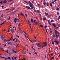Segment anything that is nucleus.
<instances>
[{
  "label": "nucleus",
  "mask_w": 60,
  "mask_h": 60,
  "mask_svg": "<svg viewBox=\"0 0 60 60\" xmlns=\"http://www.w3.org/2000/svg\"><path fill=\"white\" fill-rule=\"evenodd\" d=\"M52 25L54 26V27H56V24L54 23Z\"/></svg>",
  "instance_id": "10"
},
{
  "label": "nucleus",
  "mask_w": 60,
  "mask_h": 60,
  "mask_svg": "<svg viewBox=\"0 0 60 60\" xmlns=\"http://www.w3.org/2000/svg\"><path fill=\"white\" fill-rule=\"evenodd\" d=\"M24 35H25V37H27V36H26V35L25 34H24Z\"/></svg>",
  "instance_id": "54"
},
{
  "label": "nucleus",
  "mask_w": 60,
  "mask_h": 60,
  "mask_svg": "<svg viewBox=\"0 0 60 60\" xmlns=\"http://www.w3.org/2000/svg\"><path fill=\"white\" fill-rule=\"evenodd\" d=\"M31 22L32 23H33V19H31Z\"/></svg>",
  "instance_id": "24"
},
{
  "label": "nucleus",
  "mask_w": 60,
  "mask_h": 60,
  "mask_svg": "<svg viewBox=\"0 0 60 60\" xmlns=\"http://www.w3.org/2000/svg\"><path fill=\"white\" fill-rule=\"evenodd\" d=\"M43 21H44V20H45L46 19V18L45 17L43 19Z\"/></svg>",
  "instance_id": "17"
},
{
  "label": "nucleus",
  "mask_w": 60,
  "mask_h": 60,
  "mask_svg": "<svg viewBox=\"0 0 60 60\" xmlns=\"http://www.w3.org/2000/svg\"><path fill=\"white\" fill-rule=\"evenodd\" d=\"M20 25H21V23H20L19 24V26H18V27H19V26H20Z\"/></svg>",
  "instance_id": "14"
},
{
  "label": "nucleus",
  "mask_w": 60,
  "mask_h": 60,
  "mask_svg": "<svg viewBox=\"0 0 60 60\" xmlns=\"http://www.w3.org/2000/svg\"><path fill=\"white\" fill-rule=\"evenodd\" d=\"M16 37H18V38H19V36H18V35H16Z\"/></svg>",
  "instance_id": "32"
},
{
  "label": "nucleus",
  "mask_w": 60,
  "mask_h": 60,
  "mask_svg": "<svg viewBox=\"0 0 60 60\" xmlns=\"http://www.w3.org/2000/svg\"><path fill=\"white\" fill-rule=\"evenodd\" d=\"M45 30L46 31L47 33H48V31H47V30L46 29Z\"/></svg>",
  "instance_id": "55"
},
{
  "label": "nucleus",
  "mask_w": 60,
  "mask_h": 60,
  "mask_svg": "<svg viewBox=\"0 0 60 60\" xmlns=\"http://www.w3.org/2000/svg\"><path fill=\"white\" fill-rule=\"evenodd\" d=\"M14 22L15 23H17L16 22V21L17 22H18L19 21V19H16V18H15V19H14Z\"/></svg>",
  "instance_id": "4"
},
{
  "label": "nucleus",
  "mask_w": 60,
  "mask_h": 60,
  "mask_svg": "<svg viewBox=\"0 0 60 60\" xmlns=\"http://www.w3.org/2000/svg\"><path fill=\"white\" fill-rule=\"evenodd\" d=\"M43 4H44V5H45V4H46L47 3H46V2H44L43 3Z\"/></svg>",
  "instance_id": "28"
},
{
  "label": "nucleus",
  "mask_w": 60,
  "mask_h": 60,
  "mask_svg": "<svg viewBox=\"0 0 60 60\" xmlns=\"http://www.w3.org/2000/svg\"><path fill=\"white\" fill-rule=\"evenodd\" d=\"M0 57L1 58H5V57H3L2 56H0Z\"/></svg>",
  "instance_id": "36"
},
{
  "label": "nucleus",
  "mask_w": 60,
  "mask_h": 60,
  "mask_svg": "<svg viewBox=\"0 0 60 60\" xmlns=\"http://www.w3.org/2000/svg\"><path fill=\"white\" fill-rule=\"evenodd\" d=\"M0 38H1V39L2 40H4V37H3V35H1L0 36Z\"/></svg>",
  "instance_id": "6"
},
{
  "label": "nucleus",
  "mask_w": 60,
  "mask_h": 60,
  "mask_svg": "<svg viewBox=\"0 0 60 60\" xmlns=\"http://www.w3.org/2000/svg\"><path fill=\"white\" fill-rule=\"evenodd\" d=\"M4 15H3V14H2L1 15V16L2 18H3V17H4Z\"/></svg>",
  "instance_id": "18"
},
{
  "label": "nucleus",
  "mask_w": 60,
  "mask_h": 60,
  "mask_svg": "<svg viewBox=\"0 0 60 60\" xmlns=\"http://www.w3.org/2000/svg\"><path fill=\"white\" fill-rule=\"evenodd\" d=\"M34 52H35V54H37V52H35V51H34Z\"/></svg>",
  "instance_id": "43"
},
{
  "label": "nucleus",
  "mask_w": 60,
  "mask_h": 60,
  "mask_svg": "<svg viewBox=\"0 0 60 60\" xmlns=\"http://www.w3.org/2000/svg\"><path fill=\"white\" fill-rule=\"evenodd\" d=\"M39 25L40 26L42 27H43V25Z\"/></svg>",
  "instance_id": "23"
},
{
  "label": "nucleus",
  "mask_w": 60,
  "mask_h": 60,
  "mask_svg": "<svg viewBox=\"0 0 60 60\" xmlns=\"http://www.w3.org/2000/svg\"><path fill=\"white\" fill-rule=\"evenodd\" d=\"M45 14L46 15V16H48V14L46 12H45Z\"/></svg>",
  "instance_id": "16"
},
{
  "label": "nucleus",
  "mask_w": 60,
  "mask_h": 60,
  "mask_svg": "<svg viewBox=\"0 0 60 60\" xmlns=\"http://www.w3.org/2000/svg\"><path fill=\"white\" fill-rule=\"evenodd\" d=\"M22 60H26V59L25 58H24L23 59H22Z\"/></svg>",
  "instance_id": "47"
},
{
  "label": "nucleus",
  "mask_w": 60,
  "mask_h": 60,
  "mask_svg": "<svg viewBox=\"0 0 60 60\" xmlns=\"http://www.w3.org/2000/svg\"><path fill=\"white\" fill-rule=\"evenodd\" d=\"M7 2V1L6 0H4L3 1V3L4 4H6Z\"/></svg>",
  "instance_id": "9"
},
{
  "label": "nucleus",
  "mask_w": 60,
  "mask_h": 60,
  "mask_svg": "<svg viewBox=\"0 0 60 60\" xmlns=\"http://www.w3.org/2000/svg\"><path fill=\"white\" fill-rule=\"evenodd\" d=\"M26 38H27V39L28 40H29V38H28V37H27Z\"/></svg>",
  "instance_id": "38"
},
{
  "label": "nucleus",
  "mask_w": 60,
  "mask_h": 60,
  "mask_svg": "<svg viewBox=\"0 0 60 60\" xmlns=\"http://www.w3.org/2000/svg\"><path fill=\"white\" fill-rule=\"evenodd\" d=\"M51 16V15H48V17H50Z\"/></svg>",
  "instance_id": "37"
},
{
  "label": "nucleus",
  "mask_w": 60,
  "mask_h": 60,
  "mask_svg": "<svg viewBox=\"0 0 60 60\" xmlns=\"http://www.w3.org/2000/svg\"><path fill=\"white\" fill-rule=\"evenodd\" d=\"M52 36L53 37H56V38H58V35L56 34V36H55V35L54 33L52 34Z\"/></svg>",
  "instance_id": "2"
},
{
  "label": "nucleus",
  "mask_w": 60,
  "mask_h": 60,
  "mask_svg": "<svg viewBox=\"0 0 60 60\" xmlns=\"http://www.w3.org/2000/svg\"><path fill=\"white\" fill-rule=\"evenodd\" d=\"M45 43H46V42H44L42 43L43 44H44V45H45Z\"/></svg>",
  "instance_id": "40"
},
{
  "label": "nucleus",
  "mask_w": 60,
  "mask_h": 60,
  "mask_svg": "<svg viewBox=\"0 0 60 60\" xmlns=\"http://www.w3.org/2000/svg\"><path fill=\"white\" fill-rule=\"evenodd\" d=\"M51 56H53V54H51Z\"/></svg>",
  "instance_id": "61"
},
{
  "label": "nucleus",
  "mask_w": 60,
  "mask_h": 60,
  "mask_svg": "<svg viewBox=\"0 0 60 60\" xmlns=\"http://www.w3.org/2000/svg\"><path fill=\"white\" fill-rule=\"evenodd\" d=\"M6 52H7V53H9V50H7Z\"/></svg>",
  "instance_id": "26"
},
{
  "label": "nucleus",
  "mask_w": 60,
  "mask_h": 60,
  "mask_svg": "<svg viewBox=\"0 0 60 60\" xmlns=\"http://www.w3.org/2000/svg\"><path fill=\"white\" fill-rule=\"evenodd\" d=\"M1 50H4V49H3V48H1Z\"/></svg>",
  "instance_id": "60"
},
{
  "label": "nucleus",
  "mask_w": 60,
  "mask_h": 60,
  "mask_svg": "<svg viewBox=\"0 0 60 60\" xmlns=\"http://www.w3.org/2000/svg\"><path fill=\"white\" fill-rule=\"evenodd\" d=\"M51 58L52 59H54V57H51Z\"/></svg>",
  "instance_id": "46"
},
{
  "label": "nucleus",
  "mask_w": 60,
  "mask_h": 60,
  "mask_svg": "<svg viewBox=\"0 0 60 60\" xmlns=\"http://www.w3.org/2000/svg\"><path fill=\"white\" fill-rule=\"evenodd\" d=\"M10 16L9 17L8 20H10Z\"/></svg>",
  "instance_id": "50"
},
{
  "label": "nucleus",
  "mask_w": 60,
  "mask_h": 60,
  "mask_svg": "<svg viewBox=\"0 0 60 60\" xmlns=\"http://www.w3.org/2000/svg\"><path fill=\"white\" fill-rule=\"evenodd\" d=\"M48 57H49V52H48V55H47Z\"/></svg>",
  "instance_id": "39"
},
{
  "label": "nucleus",
  "mask_w": 60,
  "mask_h": 60,
  "mask_svg": "<svg viewBox=\"0 0 60 60\" xmlns=\"http://www.w3.org/2000/svg\"><path fill=\"white\" fill-rule=\"evenodd\" d=\"M52 2L53 4H55V3H54V1H52Z\"/></svg>",
  "instance_id": "27"
},
{
  "label": "nucleus",
  "mask_w": 60,
  "mask_h": 60,
  "mask_svg": "<svg viewBox=\"0 0 60 60\" xmlns=\"http://www.w3.org/2000/svg\"><path fill=\"white\" fill-rule=\"evenodd\" d=\"M0 3L1 4H2V1H1L0 2Z\"/></svg>",
  "instance_id": "42"
},
{
  "label": "nucleus",
  "mask_w": 60,
  "mask_h": 60,
  "mask_svg": "<svg viewBox=\"0 0 60 60\" xmlns=\"http://www.w3.org/2000/svg\"><path fill=\"white\" fill-rule=\"evenodd\" d=\"M23 53L24 54H26V51H25L23 52Z\"/></svg>",
  "instance_id": "21"
},
{
  "label": "nucleus",
  "mask_w": 60,
  "mask_h": 60,
  "mask_svg": "<svg viewBox=\"0 0 60 60\" xmlns=\"http://www.w3.org/2000/svg\"><path fill=\"white\" fill-rule=\"evenodd\" d=\"M37 45L38 47H40V48H41V45H40L39 43H38V44H37Z\"/></svg>",
  "instance_id": "7"
},
{
  "label": "nucleus",
  "mask_w": 60,
  "mask_h": 60,
  "mask_svg": "<svg viewBox=\"0 0 60 60\" xmlns=\"http://www.w3.org/2000/svg\"><path fill=\"white\" fill-rule=\"evenodd\" d=\"M28 23L29 24V23H30V22H29V20L28 19Z\"/></svg>",
  "instance_id": "29"
},
{
  "label": "nucleus",
  "mask_w": 60,
  "mask_h": 60,
  "mask_svg": "<svg viewBox=\"0 0 60 60\" xmlns=\"http://www.w3.org/2000/svg\"><path fill=\"white\" fill-rule=\"evenodd\" d=\"M59 14V13L58 12H57V15H58Z\"/></svg>",
  "instance_id": "25"
},
{
  "label": "nucleus",
  "mask_w": 60,
  "mask_h": 60,
  "mask_svg": "<svg viewBox=\"0 0 60 60\" xmlns=\"http://www.w3.org/2000/svg\"><path fill=\"white\" fill-rule=\"evenodd\" d=\"M20 41H19V40H17L15 41V42H19Z\"/></svg>",
  "instance_id": "13"
},
{
  "label": "nucleus",
  "mask_w": 60,
  "mask_h": 60,
  "mask_svg": "<svg viewBox=\"0 0 60 60\" xmlns=\"http://www.w3.org/2000/svg\"><path fill=\"white\" fill-rule=\"evenodd\" d=\"M12 37H11L8 40H6V39H4L3 40H4V42H5V41H12Z\"/></svg>",
  "instance_id": "3"
},
{
  "label": "nucleus",
  "mask_w": 60,
  "mask_h": 60,
  "mask_svg": "<svg viewBox=\"0 0 60 60\" xmlns=\"http://www.w3.org/2000/svg\"><path fill=\"white\" fill-rule=\"evenodd\" d=\"M25 2V3H26L27 4H29L30 5L29 6L30 7H31V8H30L28 6H26L25 7L27 9H30V10H32V9H33L34 8V7H33V6H34V4H33V3H32L31 2H30V1H29V2L28 3L26 1H24Z\"/></svg>",
  "instance_id": "1"
},
{
  "label": "nucleus",
  "mask_w": 60,
  "mask_h": 60,
  "mask_svg": "<svg viewBox=\"0 0 60 60\" xmlns=\"http://www.w3.org/2000/svg\"><path fill=\"white\" fill-rule=\"evenodd\" d=\"M51 22H54V20H52L51 21Z\"/></svg>",
  "instance_id": "59"
},
{
  "label": "nucleus",
  "mask_w": 60,
  "mask_h": 60,
  "mask_svg": "<svg viewBox=\"0 0 60 60\" xmlns=\"http://www.w3.org/2000/svg\"><path fill=\"white\" fill-rule=\"evenodd\" d=\"M29 25H30V26H31V23H29Z\"/></svg>",
  "instance_id": "48"
},
{
  "label": "nucleus",
  "mask_w": 60,
  "mask_h": 60,
  "mask_svg": "<svg viewBox=\"0 0 60 60\" xmlns=\"http://www.w3.org/2000/svg\"><path fill=\"white\" fill-rule=\"evenodd\" d=\"M1 20V22H3V20L2 19L0 20Z\"/></svg>",
  "instance_id": "51"
},
{
  "label": "nucleus",
  "mask_w": 60,
  "mask_h": 60,
  "mask_svg": "<svg viewBox=\"0 0 60 60\" xmlns=\"http://www.w3.org/2000/svg\"><path fill=\"white\" fill-rule=\"evenodd\" d=\"M54 41V42L56 44H59V42H58V41H57L56 40H55Z\"/></svg>",
  "instance_id": "5"
},
{
  "label": "nucleus",
  "mask_w": 60,
  "mask_h": 60,
  "mask_svg": "<svg viewBox=\"0 0 60 60\" xmlns=\"http://www.w3.org/2000/svg\"><path fill=\"white\" fill-rule=\"evenodd\" d=\"M32 4H34V2L33 1H32Z\"/></svg>",
  "instance_id": "49"
},
{
  "label": "nucleus",
  "mask_w": 60,
  "mask_h": 60,
  "mask_svg": "<svg viewBox=\"0 0 60 60\" xmlns=\"http://www.w3.org/2000/svg\"><path fill=\"white\" fill-rule=\"evenodd\" d=\"M52 44L53 45H54V42H52Z\"/></svg>",
  "instance_id": "31"
},
{
  "label": "nucleus",
  "mask_w": 60,
  "mask_h": 60,
  "mask_svg": "<svg viewBox=\"0 0 60 60\" xmlns=\"http://www.w3.org/2000/svg\"><path fill=\"white\" fill-rule=\"evenodd\" d=\"M46 56H47L46 55H45V58H46Z\"/></svg>",
  "instance_id": "57"
},
{
  "label": "nucleus",
  "mask_w": 60,
  "mask_h": 60,
  "mask_svg": "<svg viewBox=\"0 0 60 60\" xmlns=\"http://www.w3.org/2000/svg\"><path fill=\"white\" fill-rule=\"evenodd\" d=\"M35 21H36V20H34L33 21V22H35Z\"/></svg>",
  "instance_id": "52"
},
{
  "label": "nucleus",
  "mask_w": 60,
  "mask_h": 60,
  "mask_svg": "<svg viewBox=\"0 0 60 60\" xmlns=\"http://www.w3.org/2000/svg\"><path fill=\"white\" fill-rule=\"evenodd\" d=\"M34 12H36V10H34Z\"/></svg>",
  "instance_id": "63"
},
{
  "label": "nucleus",
  "mask_w": 60,
  "mask_h": 60,
  "mask_svg": "<svg viewBox=\"0 0 60 60\" xmlns=\"http://www.w3.org/2000/svg\"><path fill=\"white\" fill-rule=\"evenodd\" d=\"M5 22H6V21H4L3 22V24H4V23H5Z\"/></svg>",
  "instance_id": "44"
},
{
  "label": "nucleus",
  "mask_w": 60,
  "mask_h": 60,
  "mask_svg": "<svg viewBox=\"0 0 60 60\" xmlns=\"http://www.w3.org/2000/svg\"><path fill=\"white\" fill-rule=\"evenodd\" d=\"M55 33L56 34H58V31L56 30H55Z\"/></svg>",
  "instance_id": "11"
},
{
  "label": "nucleus",
  "mask_w": 60,
  "mask_h": 60,
  "mask_svg": "<svg viewBox=\"0 0 60 60\" xmlns=\"http://www.w3.org/2000/svg\"><path fill=\"white\" fill-rule=\"evenodd\" d=\"M0 20L1 19H2V18L0 17Z\"/></svg>",
  "instance_id": "64"
},
{
  "label": "nucleus",
  "mask_w": 60,
  "mask_h": 60,
  "mask_svg": "<svg viewBox=\"0 0 60 60\" xmlns=\"http://www.w3.org/2000/svg\"><path fill=\"white\" fill-rule=\"evenodd\" d=\"M30 58H31V59L33 58H34V57L33 56L31 57H30Z\"/></svg>",
  "instance_id": "45"
},
{
  "label": "nucleus",
  "mask_w": 60,
  "mask_h": 60,
  "mask_svg": "<svg viewBox=\"0 0 60 60\" xmlns=\"http://www.w3.org/2000/svg\"><path fill=\"white\" fill-rule=\"evenodd\" d=\"M20 15H22V16H24V14L23 13H20Z\"/></svg>",
  "instance_id": "15"
},
{
  "label": "nucleus",
  "mask_w": 60,
  "mask_h": 60,
  "mask_svg": "<svg viewBox=\"0 0 60 60\" xmlns=\"http://www.w3.org/2000/svg\"><path fill=\"white\" fill-rule=\"evenodd\" d=\"M36 13H39V11H36Z\"/></svg>",
  "instance_id": "41"
},
{
  "label": "nucleus",
  "mask_w": 60,
  "mask_h": 60,
  "mask_svg": "<svg viewBox=\"0 0 60 60\" xmlns=\"http://www.w3.org/2000/svg\"><path fill=\"white\" fill-rule=\"evenodd\" d=\"M1 7L2 8H4V6H1Z\"/></svg>",
  "instance_id": "62"
},
{
  "label": "nucleus",
  "mask_w": 60,
  "mask_h": 60,
  "mask_svg": "<svg viewBox=\"0 0 60 60\" xmlns=\"http://www.w3.org/2000/svg\"><path fill=\"white\" fill-rule=\"evenodd\" d=\"M20 33L21 34H22V33H23L24 34V33H25V34H26V33L25 32H20Z\"/></svg>",
  "instance_id": "20"
},
{
  "label": "nucleus",
  "mask_w": 60,
  "mask_h": 60,
  "mask_svg": "<svg viewBox=\"0 0 60 60\" xmlns=\"http://www.w3.org/2000/svg\"><path fill=\"white\" fill-rule=\"evenodd\" d=\"M47 44L46 43H45V44L44 46H45V47H46V46H47Z\"/></svg>",
  "instance_id": "22"
},
{
  "label": "nucleus",
  "mask_w": 60,
  "mask_h": 60,
  "mask_svg": "<svg viewBox=\"0 0 60 60\" xmlns=\"http://www.w3.org/2000/svg\"><path fill=\"white\" fill-rule=\"evenodd\" d=\"M14 9H15V8H13L12 9V11H13Z\"/></svg>",
  "instance_id": "58"
},
{
  "label": "nucleus",
  "mask_w": 60,
  "mask_h": 60,
  "mask_svg": "<svg viewBox=\"0 0 60 60\" xmlns=\"http://www.w3.org/2000/svg\"><path fill=\"white\" fill-rule=\"evenodd\" d=\"M25 16L26 17H27V15L26 14H25Z\"/></svg>",
  "instance_id": "56"
},
{
  "label": "nucleus",
  "mask_w": 60,
  "mask_h": 60,
  "mask_svg": "<svg viewBox=\"0 0 60 60\" xmlns=\"http://www.w3.org/2000/svg\"><path fill=\"white\" fill-rule=\"evenodd\" d=\"M11 31L12 32V33H14V30L13 29H11Z\"/></svg>",
  "instance_id": "12"
},
{
  "label": "nucleus",
  "mask_w": 60,
  "mask_h": 60,
  "mask_svg": "<svg viewBox=\"0 0 60 60\" xmlns=\"http://www.w3.org/2000/svg\"><path fill=\"white\" fill-rule=\"evenodd\" d=\"M12 60H14V58H13V57H12Z\"/></svg>",
  "instance_id": "53"
},
{
  "label": "nucleus",
  "mask_w": 60,
  "mask_h": 60,
  "mask_svg": "<svg viewBox=\"0 0 60 60\" xmlns=\"http://www.w3.org/2000/svg\"><path fill=\"white\" fill-rule=\"evenodd\" d=\"M52 3H50V6H51V7L52 6Z\"/></svg>",
  "instance_id": "19"
},
{
  "label": "nucleus",
  "mask_w": 60,
  "mask_h": 60,
  "mask_svg": "<svg viewBox=\"0 0 60 60\" xmlns=\"http://www.w3.org/2000/svg\"><path fill=\"white\" fill-rule=\"evenodd\" d=\"M14 58V59H15V60H16V59H17V57H15Z\"/></svg>",
  "instance_id": "34"
},
{
  "label": "nucleus",
  "mask_w": 60,
  "mask_h": 60,
  "mask_svg": "<svg viewBox=\"0 0 60 60\" xmlns=\"http://www.w3.org/2000/svg\"><path fill=\"white\" fill-rule=\"evenodd\" d=\"M12 51H13V53H17V51L14 50L13 49H12Z\"/></svg>",
  "instance_id": "8"
},
{
  "label": "nucleus",
  "mask_w": 60,
  "mask_h": 60,
  "mask_svg": "<svg viewBox=\"0 0 60 60\" xmlns=\"http://www.w3.org/2000/svg\"><path fill=\"white\" fill-rule=\"evenodd\" d=\"M13 0H9V1L10 2H12L13 1Z\"/></svg>",
  "instance_id": "33"
},
{
  "label": "nucleus",
  "mask_w": 60,
  "mask_h": 60,
  "mask_svg": "<svg viewBox=\"0 0 60 60\" xmlns=\"http://www.w3.org/2000/svg\"><path fill=\"white\" fill-rule=\"evenodd\" d=\"M56 10H57V11H59V9L58 8L56 9Z\"/></svg>",
  "instance_id": "30"
},
{
  "label": "nucleus",
  "mask_w": 60,
  "mask_h": 60,
  "mask_svg": "<svg viewBox=\"0 0 60 60\" xmlns=\"http://www.w3.org/2000/svg\"><path fill=\"white\" fill-rule=\"evenodd\" d=\"M35 23L36 24H39V22H35Z\"/></svg>",
  "instance_id": "35"
}]
</instances>
